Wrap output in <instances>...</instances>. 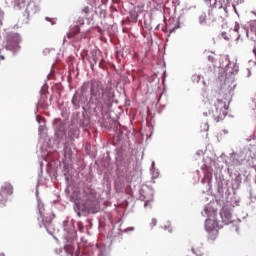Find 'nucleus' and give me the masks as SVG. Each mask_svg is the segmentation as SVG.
<instances>
[{
  "label": "nucleus",
  "mask_w": 256,
  "mask_h": 256,
  "mask_svg": "<svg viewBox=\"0 0 256 256\" xmlns=\"http://www.w3.org/2000/svg\"><path fill=\"white\" fill-rule=\"evenodd\" d=\"M74 111L78 109H93L94 113H103L104 109H111L113 103H118L115 99V90L111 86H105L103 82L93 79L86 81L75 91L71 99Z\"/></svg>",
  "instance_id": "1"
},
{
  "label": "nucleus",
  "mask_w": 256,
  "mask_h": 256,
  "mask_svg": "<svg viewBox=\"0 0 256 256\" xmlns=\"http://www.w3.org/2000/svg\"><path fill=\"white\" fill-rule=\"evenodd\" d=\"M235 87H237V84H229V80L226 79L220 88L223 99H216L214 102V110L203 112L204 117H212L216 123L223 121V119L227 117V109H229V104L233 100Z\"/></svg>",
  "instance_id": "2"
},
{
  "label": "nucleus",
  "mask_w": 256,
  "mask_h": 256,
  "mask_svg": "<svg viewBox=\"0 0 256 256\" xmlns=\"http://www.w3.org/2000/svg\"><path fill=\"white\" fill-rule=\"evenodd\" d=\"M216 191V196L220 201L229 203L231 207H237L239 205V197H237L235 188L221 173L216 174Z\"/></svg>",
  "instance_id": "3"
},
{
  "label": "nucleus",
  "mask_w": 256,
  "mask_h": 256,
  "mask_svg": "<svg viewBox=\"0 0 256 256\" xmlns=\"http://www.w3.org/2000/svg\"><path fill=\"white\" fill-rule=\"evenodd\" d=\"M54 127V143L58 149H62V154L65 159L73 155V150L71 149V141L67 139V124L63 120L56 118L53 121Z\"/></svg>",
  "instance_id": "4"
},
{
  "label": "nucleus",
  "mask_w": 256,
  "mask_h": 256,
  "mask_svg": "<svg viewBox=\"0 0 256 256\" xmlns=\"http://www.w3.org/2000/svg\"><path fill=\"white\" fill-rule=\"evenodd\" d=\"M40 165V170L38 172V179H37V184H36V200H37V213L39 215L38 219V223H39V227H44L47 231V233H49V235H53V217H55V214H53L52 216L47 214L45 215V204H43V202L41 201V198H39V183L41 181V178L43 177V162L39 163Z\"/></svg>",
  "instance_id": "5"
},
{
  "label": "nucleus",
  "mask_w": 256,
  "mask_h": 256,
  "mask_svg": "<svg viewBox=\"0 0 256 256\" xmlns=\"http://www.w3.org/2000/svg\"><path fill=\"white\" fill-rule=\"evenodd\" d=\"M202 215L203 217H207L205 220V230L207 233L217 235V233H219V229L223 227L219 225V222H217V210L212 208L211 205H207L204 207Z\"/></svg>",
  "instance_id": "6"
},
{
  "label": "nucleus",
  "mask_w": 256,
  "mask_h": 256,
  "mask_svg": "<svg viewBox=\"0 0 256 256\" xmlns=\"http://www.w3.org/2000/svg\"><path fill=\"white\" fill-rule=\"evenodd\" d=\"M205 5L209 7L208 15H211V11L213 9H218L219 12L222 14L220 16L221 19H225V17H228L229 15V3H231V0H203Z\"/></svg>",
  "instance_id": "7"
},
{
  "label": "nucleus",
  "mask_w": 256,
  "mask_h": 256,
  "mask_svg": "<svg viewBox=\"0 0 256 256\" xmlns=\"http://www.w3.org/2000/svg\"><path fill=\"white\" fill-rule=\"evenodd\" d=\"M19 43H21V35L19 33H10L6 38L5 49L12 51L13 55H17L21 49Z\"/></svg>",
  "instance_id": "8"
},
{
  "label": "nucleus",
  "mask_w": 256,
  "mask_h": 256,
  "mask_svg": "<svg viewBox=\"0 0 256 256\" xmlns=\"http://www.w3.org/2000/svg\"><path fill=\"white\" fill-rule=\"evenodd\" d=\"M72 201H74V211L78 217H87V215H89L87 200L75 199L72 197Z\"/></svg>",
  "instance_id": "9"
},
{
  "label": "nucleus",
  "mask_w": 256,
  "mask_h": 256,
  "mask_svg": "<svg viewBox=\"0 0 256 256\" xmlns=\"http://www.w3.org/2000/svg\"><path fill=\"white\" fill-rule=\"evenodd\" d=\"M10 195H13V185L5 182L0 188V207H5Z\"/></svg>",
  "instance_id": "10"
},
{
  "label": "nucleus",
  "mask_w": 256,
  "mask_h": 256,
  "mask_svg": "<svg viewBox=\"0 0 256 256\" xmlns=\"http://www.w3.org/2000/svg\"><path fill=\"white\" fill-rule=\"evenodd\" d=\"M245 158L243 157V153L242 152H232L229 154L228 156V161L226 160L225 163L229 169L233 170V167H238V165H241V163H243V160Z\"/></svg>",
  "instance_id": "11"
},
{
  "label": "nucleus",
  "mask_w": 256,
  "mask_h": 256,
  "mask_svg": "<svg viewBox=\"0 0 256 256\" xmlns=\"http://www.w3.org/2000/svg\"><path fill=\"white\" fill-rule=\"evenodd\" d=\"M220 217L224 225H229L230 223H235L233 220V209L229 205H224L220 210Z\"/></svg>",
  "instance_id": "12"
},
{
  "label": "nucleus",
  "mask_w": 256,
  "mask_h": 256,
  "mask_svg": "<svg viewBox=\"0 0 256 256\" xmlns=\"http://www.w3.org/2000/svg\"><path fill=\"white\" fill-rule=\"evenodd\" d=\"M228 174L230 175V177L232 179V183H230V185L232 186V188H234L235 191H237V189H239V187H241V183L243 181V178L241 177V173H239L237 171L233 172V168L229 167Z\"/></svg>",
  "instance_id": "13"
},
{
  "label": "nucleus",
  "mask_w": 256,
  "mask_h": 256,
  "mask_svg": "<svg viewBox=\"0 0 256 256\" xmlns=\"http://www.w3.org/2000/svg\"><path fill=\"white\" fill-rule=\"evenodd\" d=\"M139 193V200L144 201V209H151V203L154 195L153 190H149V193L147 194L145 190L141 189Z\"/></svg>",
  "instance_id": "14"
},
{
  "label": "nucleus",
  "mask_w": 256,
  "mask_h": 256,
  "mask_svg": "<svg viewBox=\"0 0 256 256\" xmlns=\"http://www.w3.org/2000/svg\"><path fill=\"white\" fill-rule=\"evenodd\" d=\"M87 61L90 64V68L92 69V71H94L95 65H97L101 61V52L97 50H92L87 56Z\"/></svg>",
  "instance_id": "15"
},
{
  "label": "nucleus",
  "mask_w": 256,
  "mask_h": 256,
  "mask_svg": "<svg viewBox=\"0 0 256 256\" xmlns=\"http://www.w3.org/2000/svg\"><path fill=\"white\" fill-rule=\"evenodd\" d=\"M26 19L29 21V18L33 17V15H36V13H39V5L35 3L34 1L29 0L26 4Z\"/></svg>",
  "instance_id": "16"
},
{
  "label": "nucleus",
  "mask_w": 256,
  "mask_h": 256,
  "mask_svg": "<svg viewBox=\"0 0 256 256\" xmlns=\"http://www.w3.org/2000/svg\"><path fill=\"white\" fill-rule=\"evenodd\" d=\"M86 203L88 206V214L92 213L93 215H95V213H99V209H101V206L99 205V202H97V200L86 199Z\"/></svg>",
  "instance_id": "17"
},
{
  "label": "nucleus",
  "mask_w": 256,
  "mask_h": 256,
  "mask_svg": "<svg viewBox=\"0 0 256 256\" xmlns=\"http://www.w3.org/2000/svg\"><path fill=\"white\" fill-rule=\"evenodd\" d=\"M108 239H110L111 243L113 241H117V239H121V228L120 226L114 225L110 233L108 234Z\"/></svg>",
  "instance_id": "18"
},
{
  "label": "nucleus",
  "mask_w": 256,
  "mask_h": 256,
  "mask_svg": "<svg viewBox=\"0 0 256 256\" xmlns=\"http://www.w3.org/2000/svg\"><path fill=\"white\" fill-rule=\"evenodd\" d=\"M79 138V127L75 125H71L68 130V137L67 139L70 140V142L75 141V139Z\"/></svg>",
  "instance_id": "19"
},
{
  "label": "nucleus",
  "mask_w": 256,
  "mask_h": 256,
  "mask_svg": "<svg viewBox=\"0 0 256 256\" xmlns=\"http://www.w3.org/2000/svg\"><path fill=\"white\" fill-rule=\"evenodd\" d=\"M27 3H29V0H11L13 8L18 11H21V9H25V7H27Z\"/></svg>",
  "instance_id": "20"
},
{
  "label": "nucleus",
  "mask_w": 256,
  "mask_h": 256,
  "mask_svg": "<svg viewBox=\"0 0 256 256\" xmlns=\"http://www.w3.org/2000/svg\"><path fill=\"white\" fill-rule=\"evenodd\" d=\"M225 61H227V64L225 66V72L227 73H231V75H235V73H238L239 71V66H237V64H233V69L229 70L231 67V62L229 61V56L225 57Z\"/></svg>",
  "instance_id": "21"
},
{
  "label": "nucleus",
  "mask_w": 256,
  "mask_h": 256,
  "mask_svg": "<svg viewBox=\"0 0 256 256\" xmlns=\"http://www.w3.org/2000/svg\"><path fill=\"white\" fill-rule=\"evenodd\" d=\"M77 227L80 233H85V231L89 233V229L93 227V223H91V220H86V225L83 226V222H77Z\"/></svg>",
  "instance_id": "22"
},
{
  "label": "nucleus",
  "mask_w": 256,
  "mask_h": 256,
  "mask_svg": "<svg viewBox=\"0 0 256 256\" xmlns=\"http://www.w3.org/2000/svg\"><path fill=\"white\" fill-rule=\"evenodd\" d=\"M79 126L84 129V131H87L89 129V126L91 125V120L85 116V114H82V118L79 120Z\"/></svg>",
  "instance_id": "23"
},
{
  "label": "nucleus",
  "mask_w": 256,
  "mask_h": 256,
  "mask_svg": "<svg viewBox=\"0 0 256 256\" xmlns=\"http://www.w3.org/2000/svg\"><path fill=\"white\" fill-rule=\"evenodd\" d=\"M127 129H121V128H118L116 129V132H115V138L117 139V141H123V139H125L127 137Z\"/></svg>",
  "instance_id": "24"
},
{
  "label": "nucleus",
  "mask_w": 256,
  "mask_h": 256,
  "mask_svg": "<svg viewBox=\"0 0 256 256\" xmlns=\"http://www.w3.org/2000/svg\"><path fill=\"white\" fill-rule=\"evenodd\" d=\"M213 179V174L209 171H204V177L201 180V183H207L209 190H211V181Z\"/></svg>",
  "instance_id": "25"
},
{
  "label": "nucleus",
  "mask_w": 256,
  "mask_h": 256,
  "mask_svg": "<svg viewBox=\"0 0 256 256\" xmlns=\"http://www.w3.org/2000/svg\"><path fill=\"white\" fill-rule=\"evenodd\" d=\"M150 173L152 175V179H157L159 177V169L155 168V161H152Z\"/></svg>",
  "instance_id": "26"
},
{
  "label": "nucleus",
  "mask_w": 256,
  "mask_h": 256,
  "mask_svg": "<svg viewBox=\"0 0 256 256\" xmlns=\"http://www.w3.org/2000/svg\"><path fill=\"white\" fill-rule=\"evenodd\" d=\"M198 23L201 27H205V25H207V13L202 12V15L198 17Z\"/></svg>",
  "instance_id": "27"
},
{
  "label": "nucleus",
  "mask_w": 256,
  "mask_h": 256,
  "mask_svg": "<svg viewBox=\"0 0 256 256\" xmlns=\"http://www.w3.org/2000/svg\"><path fill=\"white\" fill-rule=\"evenodd\" d=\"M38 133L40 137H47V126H45V124H41L38 128Z\"/></svg>",
  "instance_id": "28"
},
{
  "label": "nucleus",
  "mask_w": 256,
  "mask_h": 256,
  "mask_svg": "<svg viewBox=\"0 0 256 256\" xmlns=\"http://www.w3.org/2000/svg\"><path fill=\"white\" fill-rule=\"evenodd\" d=\"M49 93V86L47 84H44L41 87L40 90V95H41V99H45V96Z\"/></svg>",
  "instance_id": "29"
},
{
  "label": "nucleus",
  "mask_w": 256,
  "mask_h": 256,
  "mask_svg": "<svg viewBox=\"0 0 256 256\" xmlns=\"http://www.w3.org/2000/svg\"><path fill=\"white\" fill-rule=\"evenodd\" d=\"M162 229H164V231H168V233H173L171 222H167L164 226H162Z\"/></svg>",
  "instance_id": "30"
},
{
  "label": "nucleus",
  "mask_w": 256,
  "mask_h": 256,
  "mask_svg": "<svg viewBox=\"0 0 256 256\" xmlns=\"http://www.w3.org/2000/svg\"><path fill=\"white\" fill-rule=\"evenodd\" d=\"M130 19L134 23H137V19H139V15L136 12H130Z\"/></svg>",
  "instance_id": "31"
},
{
  "label": "nucleus",
  "mask_w": 256,
  "mask_h": 256,
  "mask_svg": "<svg viewBox=\"0 0 256 256\" xmlns=\"http://www.w3.org/2000/svg\"><path fill=\"white\" fill-rule=\"evenodd\" d=\"M250 33H253V35H255V39H256V23L252 22L250 24Z\"/></svg>",
  "instance_id": "32"
},
{
  "label": "nucleus",
  "mask_w": 256,
  "mask_h": 256,
  "mask_svg": "<svg viewBox=\"0 0 256 256\" xmlns=\"http://www.w3.org/2000/svg\"><path fill=\"white\" fill-rule=\"evenodd\" d=\"M5 19V12L0 8V27H3V20Z\"/></svg>",
  "instance_id": "33"
},
{
  "label": "nucleus",
  "mask_w": 256,
  "mask_h": 256,
  "mask_svg": "<svg viewBox=\"0 0 256 256\" xmlns=\"http://www.w3.org/2000/svg\"><path fill=\"white\" fill-rule=\"evenodd\" d=\"M36 121L39 123V125H45V118L41 116H36Z\"/></svg>",
  "instance_id": "34"
},
{
  "label": "nucleus",
  "mask_w": 256,
  "mask_h": 256,
  "mask_svg": "<svg viewBox=\"0 0 256 256\" xmlns=\"http://www.w3.org/2000/svg\"><path fill=\"white\" fill-rule=\"evenodd\" d=\"M191 252L195 256H203V253L201 251H199V250H196L195 248H191Z\"/></svg>",
  "instance_id": "35"
},
{
  "label": "nucleus",
  "mask_w": 256,
  "mask_h": 256,
  "mask_svg": "<svg viewBox=\"0 0 256 256\" xmlns=\"http://www.w3.org/2000/svg\"><path fill=\"white\" fill-rule=\"evenodd\" d=\"M180 28H181V22L178 20L175 26L170 30V33H173V31Z\"/></svg>",
  "instance_id": "36"
},
{
  "label": "nucleus",
  "mask_w": 256,
  "mask_h": 256,
  "mask_svg": "<svg viewBox=\"0 0 256 256\" xmlns=\"http://www.w3.org/2000/svg\"><path fill=\"white\" fill-rule=\"evenodd\" d=\"M98 67L100 69H105V60L100 58V61H98Z\"/></svg>",
  "instance_id": "37"
},
{
  "label": "nucleus",
  "mask_w": 256,
  "mask_h": 256,
  "mask_svg": "<svg viewBox=\"0 0 256 256\" xmlns=\"http://www.w3.org/2000/svg\"><path fill=\"white\" fill-rule=\"evenodd\" d=\"M192 81L195 83H199L201 81V76L200 75H194L192 76Z\"/></svg>",
  "instance_id": "38"
},
{
  "label": "nucleus",
  "mask_w": 256,
  "mask_h": 256,
  "mask_svg": "<svg viewBox=\"0 0 256 256\" xmlns=\"http://www.w3.org/2000/svg\"><path fill=\"white\" fill-rule=\"evenodd\" d=\"M149 226L151 227V229H153V227L157 226V218H152Z\"/></svg>",
  "instance_id": "39"
},
{
  "label": "nucleus",
  "mask_w": 256,
  "mask_h": 256,
  "mask_svg": "<svg viewBox=\"0 0 256 256\" xmlns=\"http://www.w3.org/2000/svg\"><path fill=\"white\" fill-rule=\"evenodd\" d=\"M131 231H135V227L130 226V227L124 229V230H123V233H129V232H131Z\"/></svg>",
  "instance_id": "40"
},
{
  "label": "nucleus",
  "mask_w": 256,
  "mask_h": 256,
  "mask_svg": "<svg viewBox=\"0 0 256 256\" xmlns=\"http://www.w3.org/2000/svg\"><path fill=\"white\" fill-rule=\"evenodd\" d=\"M221 37L224 38L225 41H229V35H227V32H222Z\"/></svg>",
  "instance_id": "41"
},
{
  "label": "nucleus",
  "mask_w": 256,
  "mask_h": 256,
  "mask_svg": "<svg viewBox=\"0 0 256 256\" xmlns=\"http://www.w3.org/2000/svg\"><path fill=\"white\" fill-rule=\"evenodd\" d=\"M82 13H84L85 15H88V13H89V7H88V6H85V7L82 9Z\"/></svg>",
  "instance_id": "42"
},
{
  "label": "nucleus",
  "mask_w": 256,
  "mask_h": 256,
  "mask_svg": "<svg viewBox=\"0 0 256 256\" xmlns=\"http://www.w3.org/2000/svg\"><path fill=\"white\" fill-rule=\"evenodd\" d=\"M202 127H203V131H209V123L207 122L204 123Z\"/></svg>",
  "instance_id": "43"
},
{
  "label": "nucleus",
  "mask_w": 256,
  "mask_h": 256,
  "mask_svg": "<svg viewBox=\"0 0 256 256\" xmlns=\"http://www.w3.org/2000/svg\"><path fill=\"white\" fill-rule=\"evenodd\" d=\"M208 61H210V63H214L215 62V57H213L212 55L208 56Z\"/></svg>",
  "instance_id": "44"
},
{
  "label": "nucleus",
  "mask_w": 256,
  "mask_h": 256,
  "mask_svg": "<svg viewBox=\"0 0 256 256\" xmlns=\"http://www.w3.org/2000/svg\"><path fill=\"white\" fill-rule=\"evenodd\" d=\"M234 31L239 32V23L238 22L235 23Z\"/></svg>",
  "instance_id": "45"
},
{
  "label": "nucleus",
  "mask_w": 256,
  "mask_h": 256,
  "mask_svg": "<svg viewBox=\"0 0 256 256\" xmlns=\"http://www.w3.org/2000/svg\"><path fill=\"white\" fill-rule=\"evenodd\" d=\"M232 7H233V9H234L236 15H239V13L237 12V6H236L235 4H232Z\"/></svg>",
  "instance_id": "46"
},
{
  "label": "nucleus",
  "mask_w": 256,
  "mask_h": 256,
  "mask_svg": "<svg viewBox=\"0 0 256 256\" xmlns=\"http://www.w3.org/2000/svg\"><path fill=\"white\" fill-rule=\"evenodd\" d=\"M98 256H107V254H105V252H103V250H100Z\"/></svg>",
  "instance_id": "47"
},
{
  "label": "nucleus",
  "mask_w": 256,
  "mask_h": 256,
  "mask_svg": "<svg viewBox=\"0 0 256 256\" xmlns=\"http://www.w3.org/2000/svg\"><path fill=\"white\" fill-rule=\"evenodd\" d=\"M244 31L246 33V36L249 37V29H245Z\"/></svg>",
  "instance_id": "48"
},
{
  "label": "nucleus",
  "mask_w": 256,
  "mask_h": 256,
  "mask_svg": "<svg viewBox=\"0 0 256 256\" xmlns=\"http://www.w3.org/2000/svg\"><path fill=\"white\" fill-rule=\"evenodd\" d=\"M247 77H251V70H248V75Z\"/></svg>",
  "instance_id": "49"
},
{
  "label": "nucleus",
  "mask_w": 256,
  "mask_h": 256,
  "mask_svg": "<svg viewBox=\"0 0 256 256\" xmlns=\"http://www.w3.org/2000/svg\"><path fill=\"white\" fill-rule=\"evenodd\" d=\"M224 135H227V133H229L227 130H222Z\"/></svg>",
  "instance_id": "50"
},
{
  "label": "nucleus",
  "mask_w": 256,
  "mask_h": 256,
  "mask_svg": "<svg viewBox=\"0 0 256 256\" xmlns=\"http://www.w3.org/2000/svg\"><path fill=\"white\" fill-rule=\"evenodd\" d=\"M45 20H46V21H51V18L46 17Z\"/></svg>",
  "instance_id": "51"
},
{
  "label": "nucleus",
  "mask_w": 256,
  "mask_h": 256,
  "mask_svg": "<svg viewBox=\"0 0 256 256\" xmlns=\"http://www.w3.org/2000/svg\"><path fill=\"white\" fill-rule=\"evenodd\" d=\"M238 39H241V35H240V34H239L238 37L236 38V41H237Z\"/></svg>",
  "instance_id": "52"
},
{
  "label": "nucleus",
  "mask_w": 256,
  "mask_h": 256,
  "mask_svg": "<svg viewBox=\"0 0 256 256\" xmlns=\"http://www.w3.org/2000/svg\"><path fill=\"white\" fill-rule=\"evenodd\" d=\"M0 59H2V60L5 59V56L1 55V56H0Z\"/></svg>",
  "instance_id": "53"
},
{
  "label": "nucleus",
  "mask_w": 256,
  "mask_h": 256,
  "mask_svg": "<svg viewBox=\"0 0 256 256\" xmlns=\"http://www.w3.org/2000/svg\"><path fill=\"white\" fill-rule=\"evenodd\" d=\"M236 231L238 232L239 231V227L236 226Z\"/></svg>",
  "instance_id": "54"
},
{
  "label": "nucleus",
  "mask_w": 256,
  "mask_h": 256,
  "mask_svg": "<svg viewBox=\"0 0 256 256\" xmlns=\"http://www.w3.org/2000/svg\"><path fill=\"white\" fill-rule=\"evenodd\" d=\"M0 256H5V253H1Z\"/></svg>",
  "instance_id": "55"
},
{
  "label": "nucleus",
  "mask_w": 256,
  "mask_h": 256,
  "mask_svg": "<svg viewBox=\"0 0 256 256\" xmlns=\"http://www.w3.org/2000/svg\"><path fill=\"white\" fill-rule=\"evenodd\" d=\"M54 239H55L56 241H58L57 237H54Z\"/></svg>",
  "instance_id": "56"
},
{
  "label": "nucleus",
  "mask_w": 256,
  "mask_h": 256,
  "mask_svg": "<svg viewBox=\"0 0 256 256\" xmlns=\"http://www.w3.org/2000/svg\"><path fill=\"white\" fill-rule=\"evenodd\" d=\"M253 39H254V38H253V37H251V40H252V41H253Z\"/></svg>",
  "instance_id": "57"
},
{
  "label": "nucleus",
  "mask_w": 256,
  "mask_h": 256,
  "mask_svg": "<svg viewBox=\"0 0 256 256\" xmlns=\"http://www.w3.org/2000/svg\"><path fill=\"white\" fill-rule=\"evenodd\" d=\"M255 199H256V196H255Z\"/></svg>",
  "instance_id": "58"
}]
</instances>
